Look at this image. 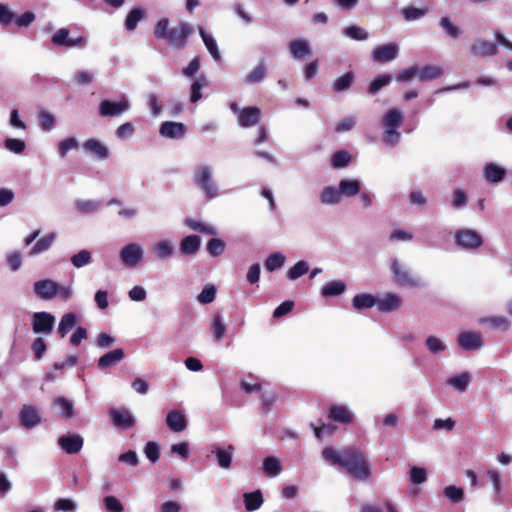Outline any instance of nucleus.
Here are the masks:
<instances>
[{
    "instance_id": "obj_37",
    "label": "nucleus",
    "mask_w": 512,
    "mask_h": 512,
    "mask_svg": "<svg viewBox=\"0 0 512 512\" xmlns=\"http://www.w3.org/2000/svg\"><path fill=\"white\" fill-rule=\"evenodd\" d=\"M54 239H55L54 234L45 235L44 237H42L35 243V245L29 251V255L33 256V255L40 254L42 252L47 251L51 247L52 243L54 242Z\"/></svg>"
},
{
    "instance_id": "obj_3",
    "label": "nucleus",
    "mask_w": 512,
    "mask_h": 512,
    "mask_svg": "<svg viewBox=\"0 0 512 512\" xmlns=\"http://www.w3.org/2000/svg\"><path fill=\"white\" fill-rule=\"evenodd\" d=\"M403 121L402 113L396 109H390L384 115L382 119V126L384 128L383 141L391 146L398 143L400 139V133L398 128L401 126Z\"/></svg>"
},
{
    "instance_id": "obj_8",
    "label": "nucleus",
    "mask_w": 512,
    "mask_h": 512,
    "mask_svg": "<svg viewBox=\"0 0 512 512\" xmlns=\"http://www.w3.org/2000/svg\"><path fill=\"white\" fill-rule=\"evenodd\" d=\"M142 258L143 250L136 243L126 245L120 251V259L126 267H135Z\"/></svg>"
},
{
    "instance_id": "obj_17",
    "label": "nucleus",
    "mask_w": 512,
    "mask_h": 512,
    "mask_svg": "<svg viewBox=\"0 0 512 512\" xmlns=\"http://www.w3.org/2000/svg\"><path fill=\"white\" fill-rule=\"evenodd\" d=\"M58 444L67 454L78 453L83 447V438L79 435H63Z\"/></svg>"
},
{
    "instance_id": "obj_14",
    "label": "nucleus",
    "mask_w": 512,
    "mask_h": 512,
    "mask_svg": "<svg viewBox=\"0 0 512 512\" xmlns=\"http://www.w3.org/2000/svg\"><path fill=\"white\" fill-rule=\"evenodd\" d=\"M392 271L394 274L395 282L399 286L417 287L420 282L412 277L407 270H405L397 261L392 263Z\"/></svg>"
},
{
    "instance_id": "obj_18",
    "label": "nucleus",
    "mask_w": 512,
    "mask_h": 512,
    "mask_svg": "<svg viewBox=\"0 0 512 512\" xmlns=\"http://www.w3.org/2000/svg\"><path fill=\"white\" fill-rule=\"evenodd\" d=\"M166 424L173 432H182L187 427V419L180 410H172L166 416Z\"/></svg>"
},
{
    "instance_id": "obj_11",
    "label": "nucleus",
    "mask_w": 512,
    "mask_h": 512,
    "mask_svg": "<svg viewBox=\"0 0 512 512\" xmlns=\"http://www.w3.org/2000/svg\"><path fill=\"white\" fill-rule=\"evenodd\" d=\"M20 424L27 428H33L41 422L39 410L32 405H23L20 410Z\"/></svg>"
},
{
    "instance_id": "obj_55",
    "label": "nucleus",
    "mask_w": 512,
    "mask_h": 512,
    "mask_svg": "<svg viewBox=\"0 0 512 512\" xmlns=\"http://www.w3.org/2000/svg\"><path fill=\"white\" fill-rule=\"evenodd\" d=\"M226 331L225 324L222 321V318L220 315H216L213 318L212 326H211V332L216 341H219L223 338Z\"/></svg>"
},
{
    "instance_id": "obj_51",
    "label": "nucleus",
    "mask_w": 512,
    "mask_h": 512,
    "mask_svg": "<svg viewBox=\"0 0 512 512\" xmlns=\"http://www.w3.org/2000/svg\"><path fill=\"white\" fill-rule=\"evenodd\" d=\"M344 34L357 41H363L368 38V33L362 27L357 25H350L346 27Z\"/></svg>"
},
{
    "instance_id": "obj_34",
    "label": "nucleus",
    "mask_w": 512,
    "mask_h": 512,
    "mask_svg": "<svg viewBox=\"0 0 512 512\" xmlns=\"http://www.w3.org/2000/svg\"><path fill=\"white\" fill-rule=\"evenodd\" d=\"M360 183L358 180H346L343 179L339 182L340 194L352 197L360 192Z\"/></svg>"
},
{
    "instance_id": "obj_61",
    "label": "nucleus",
    "mask_w": 512,
    "mask_h": 512,
    "mask_svg": "<svg viewBox=\"0 0 512 512\" xmlns=\"http://www.w3.org/2000/svg\"><path fill=\"white\" fill-rule=\"evenodd\" d=\"M4 145L6 149L16 154L22 153L25 149V142L16 138H7Z\"/></svg>"
},
{
    "instance_id": "obj_31",
    "label": "nucleus",
    "mask_w": 512,
    "mask_h": 512,
    "mask_svg": "<svg viewBox=\"0 0 512 512\" xmlns=\"http://www.w3.org/2000/svg\"><path fill=\"white\" fill-rule=\"evenodd\" d=\"M199 33L213 59L215 61H219L221 56L215 39L211 35L207 34L205 29L202 27L199 28Z\"/></svg>"
},
{
    "instance_id": "obj_52",
    "label": "nucleus",
    "mask_w": 512,
    "mask_h": 512,
    "mask_svg": "<svg viewBox=\"0 0 512 512\" xmlns=\"http://www.w3.org/2000/svg\"><path fill=\"white\" fill-rule=\"evenodd\" d=\"M470 381L468 373H461L449 379L448 383L458 391H465Z\"/></svg>"
},
{
    "instance_id": "obj_23",
    "label": "nucleus",
    "mask_w": 512,
    "mask_h": 512,
    "mask_svg": "<svg viewBox=\"0 0 512 512\" xmlns=\"http://www.w3.org/2000/svg\"><path fill=\"white\" fill-rule=\"evenodd\" d=\"M83 147L100 160H105L109 157V149L97 139L91 138L87 140Z\"/></svg>"
},
{
    "instance_id": "obj_7",
    "label": "nucleus",
    "mask_w": 512,
    "mask_h": 512,
    "mask_svg": "<svg viewBox=\"0 0 512 512\" xmlns=\"http://www.w3.org/2000/svg\"><path fill=\"white\" fill-rule=\"evenodd\" d=\"M55 322V318L48 312H36L32 316V328L37 334H49Z\"/></svg>"
},
{
    "instance_id": "obj_13",
    "label": "nucleus",
    "mask_w": 512,
    "mask_h": 512,
    "mask_svg": "<svg viewBox=\"0 0 512 512\" xmlns=\"http://www.w3.org/2000/svg\"><path fill=\"white\" fill-rule=\"evenodd\" d=\"M159 133L169 139L182 138L186 133V126L181 122L165 121L161 124Z\"/></svg>"
},
{
    "instance_id": "obj_57",
    "label": "nucleus",
    "mask_w": 512,
    "mask_h": 512,
    "mask_svg": "<svg viewBox=\"0 0 512 512\" xmlns=\"http://www.w3.org/2000/svg\"><path fill=\"white\" fill-rule=\"evenodd\" d=\"M444 495L453 503H459L463 500L464 492L461 488L450 485L444 489Z\"/></svg>"
},
{
    "instance_id": "obj_5",
    "label": "nucleus",
    "mask_w": 512,
    "mask_h": 512,
    "mask_svg": "<svg viewBox=\"0 0 512 512\" xmlns=\"http://www.w3.org/2000/svg\"><path fill=\"white\" fill-rule=\"evenodd\" d=\"M193 28L186 22H182L179 26L169 30L168 43L172 47L182 48L185 46L189 36L192 34Z\"/></svg>"
},
{
    "instance_id": "obj_15",
    "label": "nucleus",
    "mask_w": 512,
    "mask_h": 512,
    "mask_svg": "<svg viewBox=\"0 0 512 512\" xmlns=\"http://www.w3.org/2000/svg\"><path fill=\"white\" fill-rule=\"evenodd\" d=\"M457 342L463 350H476L483 345L482 336L478 332L460 333Z\"/></svg>"
},
{
    "instance_id": "obj_28",
    "label": "nucleus",
    "mask_w": 512,
    "mask_h": 512,
    "mask_svg": "<svg viewBox=\"0 0 512 512\" xmlns=\"http://www.w3.org/2000/svg\"><path fill=\"white\" fill-rule=\"evenodd\" d=\"M201 244V239L197 235H189L182 239L180 243V251L184 255H193L195 254Z\"/></svg>"
},
{
    "instance_id": "obj_48",
    "label": "nucleus",
    "mask_w": 512,
    "mask_h": 512,
    "mask_svg": "<svg viewBox=\"0 0 512 512\" xmlns=\"http://www.w3.org/2000/svg\"><path fill=\"white\" fill-rule=\"evenodd\" d=\"M351 161V156L347 151L340 150L333 154L331 159V165L334 168H343L347 166Z\"/></svg>"
},
{
    "instance_id": "obj_59",
    "label": "nucleus",
    "mask_w": 512,
    "mask_h": 512,
    "mask_svg": "<svg viewBox=\"0 0 512 512\" xmlns=\"http://www.w3.org/2000/svg\"><path fill=\"white\" fill-rule=\"evenodd\" d=\"M216 288L213 285H207L198 295V301L202 304H209L214 301Z\"/></svg>"
},
{
    "instance_id": "obj_19",
    "label": "nucleus",
    "mask_w": 512,
    "mask_h": 512,
    "mask_svg": "<svg viewBox=\"0 0 512 512\" xmlns=\"http://www.w3.org/2000/svg\"><path fill=\"white\" fill-rule=\"evenodd\" d=\"M397 53L398 48L395 44H384L374 49L373 58L377 62L385 63L395 59Z\"/></svg>"
},
{
    "instance_id": "obj_35",
    "label": "nucleus",
    "mask_w": 512,
    "mask_h": 512,
    "mask_svg": "<svg viewBox=\"0 0 512 512\" xmlns=\"http://www.w3.org/2000/svg\"><path fill=\"white\" fill-rule=\"evenodd\" d=\"M285 260L286 257L282 253L274 252L266 258L264 262L265 269L269 272L278 270L284 265Z\"/></svg>"
},
{
    "instance_id": "obj_63",
    "label": "nucleus",
    "mask_w": 512,
    "mask_h": 512,
    "mask_svg": "<svg viewBox=\"0 0 512 512\" xmlns=\"http://www.w3.org/2000/svg\"><path fill=\"white\" fill-rule=\"evenodd\" d=\"M78 142L75 138H67L60 142L58 147L59 155L64 158L71 149L78 148Z\"/></svg>"
},
{
    "instance_id": "obj_2",
    "label": "nucleus",
    "mask_w": 512,
    "mask_h": 512,
    "mask_svg": "<svg viewBox=\"0 0 512 512\" xmlns=\"http://www.w3.org/2000/svg\"><path fill=\"white\" fill-rule=\"evenodd\" d=\"M34 293L43 300H50L58 296L61 300L67 301L72 297V289L69 286L59 285L50 279L36 281Z\"/></svg>"
},
{
    "instance_id": "obj_12",
    "label": "nucleus",
    "mask_w": 512,
    "mask_h": 512,
    "mask_svg": "<svg viewBox=\"0 0 512 512\" xmlns=\"http://www.w3.org/2000/svg\"><path fill=\"white\" fill-rule=\"evenodd\" d=\"M110 417L114 426L120 429H129L134 426L135 420L126 408L111 409Z\"/></svg>"
},
{
    "instance_id": "obj_20",
    "label": "nucleus",
    "mask_w": 512,
    "mask_h": 512,
    "mask_svg": "<svg viewBox=\"0 0 512 512\" xmlns=\"http://www.w3.org/2000/svg\"><path fill=\"white\" fill-rule=\"evenodd\" d=\"M328 417L341 424H350L353 421V415L346 406L331 405L329 408Z\"/></svg>"
},
{
    "instance_id": "obj_60",
    "label": "nucleus",
    "mask_w": 512,
    "mask_h": 512,
    "mask_svg": "<svg viewBox=\"0 0 512 512\" xmlns=\"http://www.w3.org/2000/svg\"><path fill=\"white\" fill-rule=\"evenodd\" d=\"M146 457L152 462L155 463L158 461L160 457V448L156 442L149 441L144 449Z\"/></svg>"
},
{
    "instance_id": "obj_16",
    "label": "nucleus",
    "mask_w": 512,
    "mask_h": 512,
    "mask_svg": "<svg viewBox=\"0 0 512 512\" xmlns=\"http://www.w3.org/2000/svg\"><path fill=\"white\" fill-rule=\"evenodd\" d=\"M261 117V110L256 106L243 108L238 115V123L242 127H252L256 125Z\"/></svg>"
},
{
    "instance_id": "obj_43",
    "label": "nucleus",
    "mask_w": 512,
    "mask_h": 512,
    "mask_svg": "<svg viewBox=\"0 0 512 512\" xmlns=\"http://www.w3.org/2000/svg\"><path fill=\"white\" fill-rule=\"evenodd\" d=\"M442 75V70L439 67L428 65L419 69L418 76L421 81H430L437 79Z\"/></svg>"
},
{
    "instance_id": "obj_41",
    "label": "nucleus",
    "mask_w": 512,
    "mask_h": 512,
    "mask_svg": "<svg viewBox=\"0 0 512 512\" xmlns=\"http://www.w3.org/2000/svg\"><path fill=\"white\" fill-rule=\"evenodd\" d=\"M391 81L392 77L390 75H379L372 80V82L368 86L367 92L370 95H375L380 89L388 85Z\"/></svg>"
},
{
    "instance_id": "obj_9",
    "label": "nucleus",
    "mask_w": 512,
    "mask_h": 512,
    "mask_svg": "<svg viewBox=\"0 0 512 512\" xmlns=\"http://www.w3.org/2000/svg\"><path fill=\"white\" fill-rule=\"evenodd\" d=\"M69 30L67 28H60L51 39V42L55 46H63V47H82L85 45L86 40L84 37L79 36L77 38L69 37Z\"/></svg>"
},
{
    "instance_id": "obj_26",
    "label": "nucleus",
    "mask_w": 512,
    "mask_h": 512,
    "mask_svg": "<svg viewBox=\"0 0 512 512\" xmlns=\"http://www.w3.org/2000/svg\"><path fill=\"white\" fill-rule=\"evenodd\" d=\"M213 453L216 456L218 465L223 469H228L232 463V456L234 453V446L229 444L227 448L223 449L217 447L213 450Z\"/></svg>"
},
{
    "instance_id": "obj_45",
    "label": "nucleus",
    "mask_w": 512,
    "mask_h": 512,
    "mask_svg": "<svg viewBox=\"0 0 512 512\" xmlns=\"http://www.w3.org/2000/svg\"><path fill=\"white\" fill-rule=\"evenodd\" d=\"M309 270V266L306 261H298L287 271V278L289 280H296L301 276L305 275Z\"/></svg>"
},
{
    "instance_id": "obj_4",
    "label": "nucleus",
    "mask_w": 512,
    "mask_h": 512,
    "mask_svg": "<svg viewBox=\"0 0 512 512\" xmlns=\"http://www.w3.org/2000/svg\"><path fill=\"white\" fill-rule=\"evenodd\" d=\"M194 182L202 189L207 199L218 196V189L212 180V172L208 166L203 165L196 169Z\"/></svg>"
},
{
    "instance_id": "obj_50",
    "label": "nucleus",
    "mask_w": 512,
    "mask_h": 512,
    "mask_svg": "<svg viewBox=\"0 0 512 512\" xmlns=\"http://www.w3.org/2000/svg\"><path fill=\"white\" fill-rule=\"evenodd\" d=\"M186 225L191 228L192 230H195L200 233L208 234V235H215L216 230L213 226L207 225L205 223L199 222L197 220L193 219H187Z\"/></svg>"
},
{
    "instance_id": "obj_54",
    "label": "nucleus",
    "mask_w": 512,
    "mask_h": 512,
    "mask_svg": "<svg viewBox=\"0 0 512 512\" xmlns=\"http://www.w3.org/2000/svg\"><path fill=\"white\" fill-rule=\"evenodd\" d=\"M91 260V253L88 250H81L71 257V263L76 268L89 264Z\"/></svg>"
},
{
    "instance_id": "obj_47",
    "label": "nucleus",
    "mask_w": 512,
    "mask_h": 512,
    "mask_svg": "<svg viewBox=\"0 0 512 512\" xmlns=\"http://www.w3.org/2000/svg\"><path fill=\"white\" fill-rule=\"evenodd\" d=\"M440 26L443 28L446 34L453 39L458 38L462 34V30L453 24L448 17H442L440 19Z\"/></svg>"
},
{
    "instance_id": "obj_40",
    "label": "nucleus",
    "mask_w": 512,
    "mask_h": 512,
    "mask_svg": "<svg viewBox=\"0 0 512 512\" xmlns=\"http://www.w3.org/2000/svg\"><path fill=\"white\" fill-rule=\"evenodd\" d=\"M354 81L353 72H347L341 77L337 78L333 83V90L336 92H341L349 89Z\"/></svg>"
},
{
    "instance_id": "obj_42",
    "label": "nucleus",
    "mask_w": 512,
    "mask_h": 512,
    "mask_svg": "<svg viewBox=\"0 0 512 512\" xmlns=\"http://www.w3.org/2000/svg\"><path fill=\"white\" fill-rule=\"evenodd\" d=\"M144 17V10H142L141 8H134L132 9L127 17H126V20H125V27L127 30L131 31V30H134L137 25H138V22Z\"/></svg>"
},
{
    "instance_id": "obj_39",
    "label": "nucleus",
    "mask_w": 512,
    "mask_h": 512,
    "mask_svg": "<svg viewBox=\"0 0 512 512\" xmlns=\"http://www.w3.org/2000/svg\"><path fill=\"white\" fill-rule=\"evenodd\" d=\"M54 406L59 407L64 418L70 419L74 415V407L71 401L65 397H57L53 401Z\"/></svg>"
},
{
    "instance_id": "obj_25",
    "label": "nucleus",
    "mask_w": 512,
    "mask_h": 512,
    "mask_svg": "<svg viewBox=\"0 0 512 512\" xmlns=\"http://www.w3.org/2000/svg\"><path fill=\"white\" fill-rule=\"evenodd\" d=\"M289 51L295 59H303L310 55L311 49L307 41L295 39L289 43Z\"/></svg>"
},
{
    "instance_id": "obj_33",
    "label": "nucleus",
    "mask_w": 512,
    "mask_h": 512,
    "mask_svg": "<svg viewBox=\"0 0 512 512\" xmlns=\"http://www.w3.org/2000/svg\"><path fill=\"white\" fill-rule=\"evenodd\" d=\"M346 290V284L342 281H330L326 283L322 289L321 294L324 297L338 296Z\"/></svg>"
},
{
    "instance_id": "obj_62",
    "label": "nucleus",
    "mask_w": 512,
    "mask_h": 512,
    "mask_svg": "<svg viewBox=\"0 0 512 512\" xmlns=\"http://www.w3.org/2000/svg\"><path fill=\"white\" fill-rule=\"evenodd\" d=\"M31 349L34 353L35 360H40L47 350V345L43 338L38 337L33 341Z\"/></svg>"
},
{
    "instance_id": "obj_10",
    "label": "nucleus",
    "mask_w": 512,
    "mask_h": 512,
    "mask_svg": "<svg viewBox=\"0 0 512 512\" xmlns=\"http://www.w3.org/2000/svg\"><path fill=\"white\" fill-rule=\"evenodd\" d=\"M129 104L127 100L113 102L110 100H103L99 105V114L103 117H114L127 111Z\"/></svg>"
},
{
    "instance_id": "obj_29",
    "label": "nucleus",
    "mask_w": 512,
    "mask_h": 512,
    "mask_svg": "<svg viewBox=\"0 0 512 512\" xmlns=\"http://www.w3.org/2000/svg\"><path fill=\"white\" fill-rule=\"evenodd\" d=\"M377 304V298L371 294H357L352 299V305L356 310L372 308Z\"/></svg>"
},
{
    "instance_id": "obj_6",
    "label": "nucleus",
    "mask_w": 512,
    "mask_h": 512,
    "mask_svg": "<svg viewBox=\"0 0 512 512\" xmlns=\"http://www.w3.org/2000/svg\"><path fill=\"white\" fill-rule=\"evenodd\" d=\"M457 245L464 249H476L483 244V238L474 230H459L455 235Z\"/></svg>"
},
{
    "instance_id": "obj_53",
    "label": "nucleus",
    "mask_w": 512,
    "mask_h": 512,
    "mask_svg": "<svg viewBox=\"0 0 512 512\" xmlns=\"http://www.w3.org/2000/svg\"><path fill=\"white\" fill-rule=\"evenodd\" d=\"M156 257L167 259L173 254V247L168 241H160L154 247Z\"/></svg>"
},
{
    "instance_id": "obj_44",
    "label": "nucleus",
    "mask_w": 512,
    "mask_h": 512,
    "mask_svg": "<svg viewBox=\"0 0 512 512\" xmlns=\"http://www.w3.org/2000/svg\"><path fill=\"white\" fill-rule=\"evenodd\" d=\"M263 470L267 475L276 476L281 472V464L277 458L268 456L263 461Z\"/></svg>"
},
{
    "instance_id": "obj_22",
    "label": "nucleus",
    "mask_w": 512,
    "mask_h": 512,
    "mask_svg": "<svg viewBox=\"0 0 512 512\" xmlns=\"http://www.w3.org/2000/svg\"><path fill=\"white\" fill-rule=\"evenodd\" d=\"M125 357L124 351L121 348L114 349L107 352L98 359V367L100 369L109 368L118 362L122 361Z\"/></svg>"
},
{
    "instance_id": "obj_49",
    "label": "nucleus",
    "mask_w": 512,
    "mask_h": 512,
    "mask_svg": "<svg viewBox=\"0 0 512 512\" xmlns=\"http://www.w3.org/2000/svg\"><path fill=\"white\" fill-rule=\"evenodd\" d=\"M225 251V242L219 238H212L207 243V252L213 256L217 257L224 253Z\"/></svg>"
},
{
    "instance_id": "obj_1",
    "label": "nucleus",
    "mask_w": 512,
    "mask_h": 512,
    "mask_svg": "<svg viewBox=\"0 0 512 512\" xmlns=\"http://www.w3.org/2000/svg\"><path fill=\"white\" fill-rule=\"evenodd\" d=\"M322 457L331 465L343 468L356 480L366 481L371 475L367 454L356 446H347L341 450L326 447L322 451Z\"/></svg>"
},
{
    "instance_id": "obj_58",
    "label": "nucleus",
    "mask_w": 512,
    "mask_h": 512,
    "mask_svg": "<svg viewBox=\"0 0 512 512\" xmlns=\"http://www.w3.org/2000/svg\"><path fill=\"white\" fill-rule=\"evenodd\" d=\"M427 479V473L426 470L422 467L418 466H412L410 469V481L415 484L419 485L426 481Z\"/></svg>"
},
{
    "instance_id": "obj_24",
    "label": "nucleus",
    "mask_w": 512,
    "mask_h": 512,
    "mask_svg": "<svg viewBox=\"0 0 512 512\" xmlns=\"http://www.w3.org/2000/svg\"><path fill=\"white\" fill-rule=\"evenodd\" d=\"M402 304L401 298L395 293L386 294L382 299H377V307L382 312L397 310Z\"/></svg>"
},
{
    "instance_id": "obj_36",
    "label": "nucleus",
    "mask_w": 512,
    "mask_h": 512,
    "mask_svg": "<svg viewBox=\"0 0 512 512\" xmlns=\"http://www.w3.org/2000/svg\"><path fill=\"white\" fill-rule=\"evenodd\" d=\"M77 317L74 313L69 312L62 316L59 326L58 333L61 337L66 336V334L76 325Z\"/></svg>"
},
{
    "instance_id": "obj_64",
    "label": "nucleus",
    "mask_w": 512,
    "mask_h": 512,
    "mask_svg": "<svg viewBox=\"0 0 512 512\" xmlns=\"http://www.w3.org/2000/svg\"><path fill=\"white\" fill-rule=\"evenodd\" d=\"M104 505L109 512H123L124 507L122 503L114 496H106L104 498Z\"/></svg>"
},
{
    "instance_id": "obj_46",
    "label": "nucleus",
    "mask_w": 512,
    "mask_h": 512,
    "mask_svg": "<svg viewBox=\"0 0 512 512\" xmlns=\"http://www.w3.org/2000/svg\"><path fill=\"white\" fill-rule=\"evenodd\" d=\"M206 79L204 76L196 78L191 84L190 101L196 103L202 98V88L204 87Z\"/></svg>"
},
{
    "instance_id": "obj_56",
    "label": "nucleus",
    "mask_w": 512,
    "mask_h": 512,
    "mask_svg": "<svg viewBox=\"0 0 512 512\" xmlns=\"http://www.w3.org/2000/svg\"><path fill=\"white\" fill-rule=\"evenodd\" d=\"M311 427L313 428L315 432V436L318 439H322L324 436H331L336 431L337 427L334 424H324L322 423L320 426H314L311 424Z\"/></svg>"
},
{
    "instance_id": "obj_32",
    "label": "nucleus",
    "mask_w": 512,
    "mask_h": 512,
    "mask_svg": "<svg viewBox=\"0 0 512 512\" xmlns=\"http://www.w3.org/2000/svg\"><path fill=\"white\" fill-rule=\"evenodd\" d=\"M341 200V194L339 188L336 189L333 186L325 187L320 194V202L322 204H337Z\"/></svg>"
},
{
    "instance_id": "obj_38",
    "label": "nucleus",
    "mask_w": 512,
    "mask_h": 512,
    "mask_svg": "<svg viewBox=\"0 0 512 512\" xmlns=\"http://www.w3.org/2000/svg\"><path fill=\"white\" fill-rule=\"evenodd\" d=\"M267 67L264 62H260L246 77L245 82L249 84L259 83L266 76Z\"/></svg>"
},
{
    "instance_id": "obj_27",
    "label": "nucleus",
    "mask_w": 512,
    "mask_h": 512,
    "mask_svg": "<svg viewBox=\"0 0 512 512\" xmlns=\"http://www.w3.org/2000/svg\"><path fill=\"white\" fill-rule=\"evenodd\" d=\"M483 174L488 182L497 183L505 177L506 170L494 163H487L484 166Z\"/></svg>"
},
{
    "instance_id": "obj_21",
    "label": "nucleus",
    "mask_w": 512,
    "mask_h": 512,
    "mask_svg": "<svg viewBox=\"0 0 512 512\" xmlns=\"http://www.w3.org/2000/svg\"><path fill=\"white\" fill-rule=\"evenodd\" d=\"M471 52L477 57L493 56L498 53V48L495 43L479 40L472 44Z\"/></svg>"
},
{
    "instance_id": "obj_30",
    "label": "nucleus",
    "mask_w": 512,
    "mask_h": 512,
    "mask_svg": "<svg viewBox=\"0 0 512 512\" xmlns=\"http://www.w3.org/2000/svg\"><path fill=\"white\" fill-rule=\"evenodd\" d=\"M245 508L248 511H255L259 509L263 503V495L260 490L245 493L243 495Z\"/></svg>"
}]
</instances>
